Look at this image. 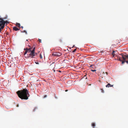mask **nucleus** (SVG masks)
<instances>
[{"label": "nucleus", "mask_w": 128, "mask_h": 128, "mask_svg": "<svg viewBox=\"0 0 128 128\" xmlns=\"http://www.w3.org/2000/svg\"><path fill=\"white\" fill-rule=\"evenodd\" d=\"M16 94L18 97L22 99L27 100L30 96L26 88L18 91Z\"/></svg>", "instance_id": "f257e3e1"}, {"label": "nucleus", "mask_w": 128, "mask_h": 128, "mask_svg": "<svg viewBox=\"0 0 128 128\" xmlns=\"http://www.w3.org/2000/svg\"><path fill=\"white\" fill-rule=\"evenodd\" d=\"M32 48H24V50L26 51L24 54V55L26 54L27 52L29 53L27 57L28 58H34V56L37 55V53H35V47L33 48V49L32 50Z\"/></svg>", "instance_id": "f03ea898"}, {"label": "nucleus", "mask_w": 128, "mask_h": 128, "mask_svg": "<svg viewBox=\"0 0 128 128\" xmlns=\"http://www.w3.org/2000/svg\"><path fill=\"white\" fill-rule=\"evenodd\" d=\"M122 56V58L124 60H126V59H128V54L127 55H124V54L121 55ZM125 62L128 64V60L127 61L125 60Z\"/></svg>", "instance_id": "7ed1b4c3"}, {"label": "nucleus", "mask_w": 128, "mask_h": 128, "mask_svg": "<svg viewBox=\"0 0 128 128\" xmlns=\"http://www.w3.org/2000/svg\"><path fill=\"white\" fill-rule=\"evenodd\" d=\"M62 54L61 53L54 52L53 53L52 55L54 56H56V57H59L61 56Z\"/></svg>", "instance_id": "20e7f679"}, {"label": "nucleus", "mask_w": 128, "mask_h": 128, "mask_svg": "<svg viewBox=\"0 0 128 128\" xmlns=\"http://www.w3.org/2000/svg\"><path fill=\"white\" fill-rule=\"evenodd\" d=\"M13 30H14L16 31L19 30L20 29L17 28L16 26H14L13 28Z\"/></svg>", "instance_id": "39448f33"}, {"label": "nucleus", "mask_w": 128, "mask_h": 128, "mask_svg": "<svg viewBox=\"0 0 128 128\" xmlns=\"http://www.w3.org/2000/svg\"><path fill=\"white\" fill-rule=\"evenodd\" d=\"M113 85H111L110 83H108V84L106 86V87H109L113 86Z\"/></svg>", "instance_id": "423d86ee"}, {"label": "nucleus", "mask_w": 128, "mask_h": 128, "mask_svg": "<svg viewBox=\"0 0 128 128\" xmlns=\"http://www.w3.org/2000/svg\"><path fill=\"white\" fill-rule=\"evenodd\" d=\"M0 32H1V31L2 30V29H3L4 28V26H0Z\"/></svg>", "instance_id": "0eeeda50"}, {"label": "nucleus", "mask_w": 128, "mask_h": 128, "mask_svg": "<svg viewBox=\"0 0 128 128\" xmlns=\"http://www.w3.org/2000/svg\"><path fill=\"white\" fill-rule=\"evenodd\" d=\"M16 26L18 27H20V25L19 23H17L16 24Z\"/></svg>", "instance_id": "6e6552de"}, {"label": "nucleus", "mask_w": 128, "mask_h": 128, "mask_svg": "<svg viewBox=\"0 0 128 128\" xmlns=\"http://www.w3.org/2000/svg\"><path fill=\"white\" fill-rule=\"evenodd\" d=\"M115 52L114 50H113L112 52V54L113 56H114L115 55V54H114V52Z\"/></svg>", "instance_id": "1a4fd4ad"}, {"label": "nucleus", "mask_w": 128, "mask_h": 128, "mask_svg": "<svg viewBox=\"0 0 128 128\" xmlns=\"http://www.w3.org/2000/svg\"><path fill=\"white\" fill-rule=\"evenodd\" d=\"M83 78L86 79L87 78V77L86 76V75H84Z\"/></svg>", "instance_id": "9d476101"}, {"label": "nucleus", "mask_w": 128, "mask_h": 128, "mask_svg": "<svg viewBox=\"0 0 128 128\" xmlns=\"http://www.w3.org/2000/svg\"><path fill=\"white\" fill-rule=\"evenodd\" d=\"M37 109H38V108L37 107H35L33 110V111H34V112L36 110H37Z\"/></svg>", "instance_id": "9b49d317"}, {"label": "nucleus", "mask_w": 128, "mask_h": 128, "mask_svg": "<svg viewBox=\"0 0 128 128\" xmlns=\"http://www.w3.org/2000/svg\"><path fill=\"white\" fill-rule=\"evenodd\" d=\"M126 60H124V61L122 60L121 61L122 62V64H124Z\"/></svg>", "instance_id": "f8f14e48"}, {"label": "nucleus", "mask_w": 128, "mask_h": 128, "mask_svg": "<svg viewBox=\"0 0 128 128\" xmlns=\"http://www.w3.org/2000/svg\"><path fill=\"white\" fill-rule=\"evenodd\" d=\"M22 32H25L26 34H27V32L25 30L23 31Z\"/></svg>", "instance_id": "ddd939ff"}, {"label": "nucleus", "mask_w": 128, "mask_h": 128, "mask_svg": "<svg viewBox=\"0 0 128 128\" xmlns=\"http://www.w3.org/2000/svg\"><path fill=\"white\" fill-rule=\"evenodd\" d=\"M100 90L102 92V93H104V91L103 90V89L102 88H101L100 89Z\"/></svg>", "instance_id": "4468645a"}, {"label": "nucleus", "mask_w": 128, "mask_h": 128, "mask_svg": "<svg viewBox=\"0 0 128 128\" xmlns=\"http://www.w3.org/2000/svg\"><path fill=\"white\" fill-rule=\"evenodd\" d=\"M76 48L74 49L73 51V52H76Z\"/></svg>", "instance_id": "2eb2a0df"}, {"label": "nucleus", "mask_w": 128, "mask_h": 128, "mask_svg": "<svg viewBox=\"0 0 128 128\" xmlns=\"http://www.w3.org/2000/svg\"><path fill=\"white\" fill-rule=\"evenodd\" d=\"M96 71V70H91V71L93 72H94L95 71Z\"/></svg>", "instance_id": "dca6fc26"}, {"label": "nucleus", "mask_w": 128, "mask_h": 128, "mask_svg": "<svg viewBox=\"0 0 128 128\" xmlns=\"http://www.w3.org/2000/svg\"><path fill=\"white\" fill-rule=\"evenodd\" d=\"M59 41L61 42H62V40L61 39H60L59 40Z\"/></svg>", "instance_id": "f3484780"}, {"label": "nucleus", "mask_w": 128, "mask_h": 128, "mask_svg": "<svg viewBox=\"0 0 128 128\" xmlns=\"http://www.w3.org/2000/svg\"><path fill=\"white\" fill-rule=\"evenodd\" d=\"M119 61H121H121H122V60H121L120 58H119Z\"/></svg>", "instance_id": "a211bd4d"}, {"label": "nucleus", "mask_w": 128, "mask_h": 128, "mask_svg": "<svg viewBox=\"0 0 128 128\" xmlns=\"http://www.w3.org/2000/svg\"><path fill=\"white\" fill-rule=\"evenodd\" d=\"M39 42H41V40H39Z\"/></svg>", "instance_id": "6ab92c4d"}, {"label": "nucleus", "mask_w": 128, "mask_h": 128, "mask_svg": "<svg viewBox=\"0 0 128 128\" xmlns=\"http://www.w3.org/2000/svg\"><path fill=\"white\" fill-rule=\"evenodd\" d=\"M40 58H42V56H41V54H40Z\"/></svg>", "instance_id": "aec40b11"}, {"label": "nucleus", "mask_w": 128, "mask_h": 128, "mask_svg": "<svg viewBox=\"0 0 128 128\" xmlns=\"http://www.w3.org/2000/svg\"><path fill=\"white\" fill-rule=\"evenodd\" d=\"M36 63V64H39V63L38 62H35Z\"/></svg>", "instance_id": "412c9836"}, {"label": "nucleus", "mask_w": 128, "mask_h": 128, "mask_svg": "<svg viewBox=\"0 0 128 128\" xmlns=\"http://www.w3.org/2000/svg\"><path fill=\"white\" fill-rule=\"evenodd\" d=\"M105 73L107 75L108 74V73L107 72H106Z\"/></svg>", "instance_id": "4be33fe9"}, {"label": "nucleus", "mask_w": 128, "mask_h": 128, "mask_svg": "<svg viewBox=\"0 0 128 128\" xmlns=\"http://www.w3.org/2000/svg\"><path fill=\"white\" fill-rule=\"evenodd\" d=\"M21 28H22V29H23V27L22 26L21 27Z\"/></svg>", "instance_id": "5701e85b"}, {"label": "nucleus", "mask_w": 128, "mask_h": 128, "mask_svg": "<svg viewBox=\"0 0 128 128\" xmlns=\"http://www.w3.org/2000/svg\"><path fill=\"white\" fill-rule=\"evenodd\" d=\"M105 74V73H104V72H103V74Z\"/></svg>", "instance_id": "b1692460"}, {"label": "nucleus", "mask_w": 128, "mask_h": 128, "mask_svg": "<svg viewBox=\"0 0 128 128\" xmlns=\"http://www.w3.org/2000/svg\"><path fill=\"white\" fill-rule=\"evenodd\" d=\"M68 91V90H65V91H66V92H67V91Z\"/></svg>", "instance_id": "393cba45"}, {"label": "nucleus", "mask_w": 128, "mask_h": 128, "mask_svg": "<svg viewBox=\"0 0 128 128\" xmlns=\"http://www.w3.org/2000/svg\"><path fill=\"white\" fill-rule=\"evenodd\" d=\"M28 47H30V45H28Z\"/></svg>", "instance_id": "a878e982"}, {"label": "nucleus", "mask_w": 128, "mask_h": 128, "mask_svg": "<svg viewBox=\"0 0 128 128\" xmlns=\"http://www.w3.org/2000/svg\"><path fill=\"white\" fill-rule=\"evenodd\" d=\"M18 106H18V105H17V107H18Z\"/></svg>", "instance_id": "bb28decb"}, {"label": "nucleus", "mask_w": 128, "mask_h": 128, "mask_svg": "<svg viewBox=\"0 0 128 128\" xmlns=\"http://www.w3.org/2000/svg\"><path fill=\"white\" fill-rule=\"evenodd\" d=\"M46 97V96H44V97L45 98Z\"/></svg>", "instance_id": "cd10ccee"}, {"label": "nucleus", "mask_w": 128, "mask_h": 128, "mask_svg": "<svg viewBox=\"0 0 128 128\" xmlns=\"http://www.w3.org/2000/svg\"><path fill=\"white\" fill-rule=\"evenodd\" d=\"M74 46V45L73 46V47H72V48H73Z\"/></svg>", "instance_id": "c85d7f7f"}, {"label": "nucleus", "mask_w": 128, "mask_h": 128, "mask_svg": "<svg viewBox=\"0 0 128 128\" xmlns=\"http://www.w3.org/2000/svg\"><path fill=\"white\" fill-rule=\"evenodd\" d=\"M26 40V41H28V40Z\"/></svg>", "instance_id": "c756f323"}]
</instances>
